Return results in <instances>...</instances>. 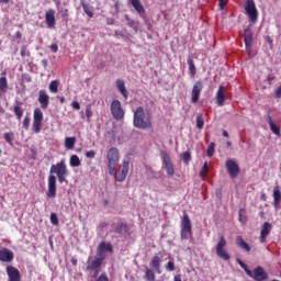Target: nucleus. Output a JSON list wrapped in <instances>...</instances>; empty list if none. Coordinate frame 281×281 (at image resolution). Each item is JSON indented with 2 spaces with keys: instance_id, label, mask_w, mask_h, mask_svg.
Segmentation results:
<instances>
[{
  "instance_id": "6e6552de",
  "label": "nucleus",
  "mask_w": 281,
  "mask_h": 281,
  "mask_svg": "<svg viewBox=\"0 0 281 281\" xmlns=\"http://www.w3.org/2000/svg\"><path fill=\"white\" fill-rule=\"evenodd\" d=\"M244 43H245L246 52L249 58H251V49L254 47V32L251 31L250 27H247L244 31Z\"/></svg>"
},
{
  "instance_id": "680f3d73",
  "label": "nucleus",
  "mask_w": 281,
  "mask_h": 281,
  "mask_svg": "<svg viewBox=\"0 0 281 281\" xmlns=\"http://www.w3.org/2000/svg\"><path fill=\"white\" fill-rule=\"evenodd\" d=\"M49 49L53 52V54L58 53V44H52L49 46Z\"/></svg>"
},
{
  "instance_id": "864d4df0",
  "label": "nucleus",
  "mask_w": 281,
  "mask_h": 281,
  "mask_svg": "<svg viewBox=\"0 0 281 281\" xmlns=\"http://www.w3.org/2000/svg\"><path fill=\"white\" fill-rule=\"evenodd\" d=\"M86 157L88 159H95V150L92 149V150L87 151Z\"/></svg>"
},
{
  "instance_id": "9b49d317",
  "label": "nucleus",
  "mask_w": 281,
  "mask_h": 281,
  "mask_svg": "<svg viewBox=\"0 0 281 281\" xmlns=\"http://www.w3.org/2000/svg\"><path fill=\"white\" fill-rule=\"evenodd\" d=\"M203 91V82L196 81L193 85L192 92H191V102L192 104H196L199 102V98L201 97V92Z\"/></svg>"
},
{
  "instance_id": "8fccbe9b",
  "label": "nucleus",
  "mask_w": 281,
  "mask_h": 281,
  "mask_svg": "<svg viewBox=\"0 0 281 281\" xmlns=\"http://www.w3.org/2000/svg\"><path fill=\"white\" fill-rule=\"evenodd\" d=\"M20 54L22 57L30 56V50H27V46H22Z\"/></svg>"
},
{
  "instance_id": "4be33fe9",
  "label": "nucleus",
  "mask_w": 281,
  "mask_h": 281,
  "mask_svg": "<svg viewBox=\"0 0 281 281\" xmlns=\"http://www.w3.org/2000/svg\"><path fill=\"white\" fill-rule=\"evenodd\" d=\"M131 3L137 14H139V16L144 19V16H146V10L144 9L142 2L139 0H131Z\"/></svg>"
},
{
  "instance_id": "79ce46f5",
  "label": "nucleus",
  "mask_w": 281,
  "mask_h": 281,
  "mask_svg": "<svg viewBox=\"0 0 281 281\" xmlns=\"http://www.w3.org/2000/svg\"><path fill=\"white\" fill-rule=\"evenodd\" d=\"M58 85H60V82L58 80H54L49 83V91L52 93H58Z\"/></svg>"
},
{
  "instance_id": "c756f323",
  "label": "nucleus",
  "mask_w": 281,
  "mask_h": 281,
  "mask_svg": "<svg viewBox=\"0 0 281 281\" xmlns=\"http://www.w3.org/2000/svg\"><path fill=\"white\" fill-rule=\"evenodd\" d=\"M114 232L115 234H126V232H128V225L125 223H117Z\"/></svg>"
},
{
  "instance_id": "09e8293b",
  "label": "nucleus",
  "mask_w": 281,
  "mask_h": 281,
  "mask_svg": "<svg viewBox=\"0 0 281 281\" xmlns=\"http://www.w3.org/2000/svg\"><path fill=\"white\" fill-rule=\"evenodd\" d=\"M59 12L61 14V19H65V21H67V19H69V9H63Z\"/></svg>"
},
{
  "instance_id": "338daca9",
  "label": "nucleus",
  "mask_w": 281,
  "mask_h": 281,
  "mask_svg": "<svg viewBox=\"0 0 281 281\" xmlns=\"http://www.w3.org/2000/svg\"><path fill=\"white\" fill-rule=\"evenodd\" d=\"M24 80H25V82H32V77H30V76H24Z\"/></svg>"
},
{
  "instance_id": "2eb2a0df",
  "label": "nucleus",
  "mask_w": 281,
  "mask_h": 281,
  "mask_svg": "<svg viewBox=\"0 0 281 281\" xmlns=\"http://www.w3.org/2000/svg\"><path fill=\"white\" fill-rule=\"evenodd\" d=\"M162 164L165 166V170L168 175V177L175 176V165H172V160L170 159V156L165 155L162 158Z\"/></svg>"
},
{
  "instance_id": "cd10ccee",
  "label": "nucleus",
  "mask_w": 281,
  "mask_h": 281,
  "mask_svg": "<svg viewBox=\"0 0 281 281\" xmlns=\"http://www.w3.org/2000/svg\"><path fill=\"white\" fill-rule=\"evenodd\" d=\"M273 199H274V207H278V205H280L281 203V192H280V187L277 186L274 189H273Z\"/></svg>"
},
{
  "instance_id": "4468645a",
  "label": "nucleus",
  "mask_w": 281,
  "mask_h": 281,
  "mask_svg": "<svg viewBox=\"0 0 281 281\" xmlns=\"http://www.w3.org/2000/svg\"><path fill=\"white\" fill-rule=\"evenodd\" d=\"M47 196L49 199H56V176H54V175L48 176Z\"/></svg>"
},
{
  "instance_id": "f8f14e48",
  "label": "nucleus",
  "mask_w": 281,
  "mask_h": 281,
  "mask_svg": "<svg viewBox=\"0 0 281 281\" xmlns=\"http://www.w3.org/2000/svg\"><path fill=\"white\" fill-rule=\"evenodd\" d=\"M249 278H252V280L256 281H265L269 278V274L265 271V268L257 267L251 271V274H249Z\"/></svg>"
},
{
  "instance_id": "473e14b6",
  "label": "nucleus",
  "mask_w": 281,
  "mask_h": 281,
  "mask_svg": "<svg viewBox=\"0 0 281 281\" xmlns=\"http://www.w3.org/2000/svg\"><path fill=\"white\" fill-rule=\"evenodd\" d=\"M268 124L272 133H274V135H280V127H278V125L273 123V119H271V116H268Z\"/></svg>"
},
{
  "instance_id": "b1692460",
  "label": "nucleus",
  "mask_w": 281,
  "mask_h": 281,
  "mask_svg": "<svg viewBox=\"0 0 281 281\" xmlns=\"http://www.w3.org/2000/svg\"><path fill=\"white\" fill-rule=\"evenodd\" d=\"M105 251L113 254V246L106 241H102L98 247V254L99 256H102V254H105Z\"/></svg>"
},
{
  "instance_id": "393cba45",
  "label": "nucleus",
  "mask_w": 281,
  "mask_h": 281,
  "mask_svg": "<svg viewBox=\"0 0 281 281\" xmlns=\"http://www.w3.org/2000/svg\"><path fill=\"white\" fill-rule=\"evenodd\" d=\"M125 21L128 25V27H132L134 33L137 34L139 32V22L131 19V16L125 15Z\"/></svg>"
},
{
  "instance_id": "f03ea898",
  "label": "nucleus",
  "mask_w": 281,
  "mask_h": 281,
  "mask_svg": "<svg viewBox=\"0 0 281 281\" xmlns=\"http://www.w3.org/2000/svg\"><path fill=\"white\" fill-rule=\"evenodd\" d=\"M109 175H115L117 164H120V149L112 147L106 153Z\"/></svg>"
},
{
  "instance_id": "e2e57ef3",
  "label": "nucleus",
  "mask_w": 281,
  "mask_h": 281,
  "mask_svg": "<svg viewBox=\"0 0 281 281\" xmlns=\"http://www.w3.org/2000/svg\"><path fill=\"white\" fill-rule=\"evenodd\" d=\"M267 80H268L269 85H272L273 80H276V76L268 75Z\"/></svg>"
},
{
  "instance_id": "a19ab883",
  "label": "nucleus",
  "mask_w": 281,
  "mask_h": 281,
  "mask_svg": "<svg viewBox=\"0 0 281 281\" xmlns=\"http://www.w3.org/2000/svg\"><path fill=\"white\" fill-rule=\"evenodd\" d=\"M13 112H14V115L16 116V120H21V117H23V108H21L20 105H15L13 108Z\"/></svg>"
},
{
  "instance_id": "69168bd1",
  "label": "nucleus",
  "mask_w": 281,
  "mask_h": 281,
  "mask_svg": "<svg viewBox=\"0 0 281 281\" xmlns=\"http://www.w3.org/2000/svg\"><path fill=\"white\" fill-rule=\"evenodd\" d=\"M173 281H182L181 274H176Z\"/></svg>"
},
{
  "instance_id": "20e7f679",
  "label": "nucleus",
  "mask_w": 281,
  "mask_h": 281,
  "mask_svg": "<svg viewBox=\"0 0 281 281\" xmlns=\"http://www.w3.org/2000/svg\"><path fill=\"white\" fill-rule=\"evenodd\" d=\"M180 236L182 240H188L192 236V221L188 213H183L181 224H180Z\"/></svg>"
},
{
  "instance_id": "6e6d98bb",
  "label": "nucleus",
  "mask_w": 281,
  "mask_h": 281,
  "mask_svg": "<svg viewBox=\"0 0 281 281\" xmlns=\"http://www.w3.org/2000/svg\"><path fill=\"white\" fill-rule=\"evenodd\" d=\"M167 271H175V262L169 261L166 266Z\"/></svg>"
},
{
  "instance_id": "a18cd8bd",
  "label": "nucleus",
  "mask_w": 281,
  "mask_h": 281,
  "mask_svg": "<svg viewBox=\"0 0 281 281\" xmlns=\"http://www.w3.org/2000/svg\"><path fill=\"white\" fill-rule=\"evenodd\" d=\"M128 170H130V162H128V160H123L121 172H123V175H128Z\"/></svg>"
},
{
  "instance_id": "7ed1b4c3",
  "label": "nucleus",
  "mask_w": 281,
  "mask_h": 281,
  "mask_svg": "<svg viewBox=\"0 0 281 281\" xmlns=\"http://www.w3.org/2000/svg\"><path fill=\"white\" fill-rule=\"evenodd\" d=\"M50 175H56L59 183H65L67 181V176L69 175V170H67V165L65 160L57 162L56 165H52Z\"/></svg>"
},
{
  "instance_id": "423d86ee",
  "label": "nucleus",
  "mask_w": 281,
  "mask_h": 281,
  "mask_svg": "<svg viewBox=\"0 0 281 281\" xmlns=\"http://www.w3.org/2000/svg\"><path fill=\"white\" fill-rule=\"evenodd\" d=\"M245 10L249 21H251V23H256L258 21V9L256 8V2L254 0H246Z\"/></svg>"
},
{
  "instance_id": "f257e3e1",
  "label": "nucleus",
  "mask_w": 281,
  "mask_h": 281,
  "mask_svg": "<svg viewBox=\"0 0 281 281\" xmlns=\"http://www.w3.org/2000/svg\"><path fill=\"white\" fill-rule=\"evenodd\" d=\"M133 124L135 128H139L140 131H146L147 128H153V114L150 110L144 111V106H138L134 112Z\"/></svg>"
},
{
  "instance_id": "603ef678",
  "label": "nucleus",
  "mask_w": 281,
  "mask_h": 281,
  "mask_svg": "<svg viewBox=\"0 0 281 281\" xmlns=\"http://www.w3.org/2000/svg\"><path fill=\"white\" fill-rule=\"evenodd\" d=\"M145 106L148 109L147 111H150V108L155 106V102L150 99H147L145 101Z\"/></svg>"
},
{
  "instance_id": "e433bc0d",
  "label": "nucleus",
  "mask_w": 281,
  "mask_h": 281,
  "mask_svg": "<svg viewBox=\"0 0 281 281\" xmlns=\"http://www.w3.org/2000/svg\"><path fill=\"white\" fill-rule=\"evenodd\" d=\"M159 265H161V259L159 258V256L153 257V259L150 261V267L153 269H159Z\"/></svg>"
},
{
  "instance_id": "c9c22d12",
  "label": "nucleus",
  "mask_w": 281,
  "mask_h": 281,
  "mask_svg": "<svg viewBox=\"0 0 281 281\" xmlns=\"http://www.w3.org/2000/svg\"><path fill=\"white\" fill-rule=\"evenodd\" d=\"M111 177H114L115 180L119 181V183H122V181L126 179L127 175L122 171L117 173V169H115V175H111Z\"/></svg>"
},
{
  "instance_id": "f3484780",
  "label": "nucleus",
  "mask_w": 281,
  "mask_h": 281,
  "mask_svg": "<svg viewBox=\"0 0 281 281\" xmlns=\"http://www.w3.org/2000/svg\"><path fill=\"white\" fill-rule=\"evenodd\" d=\"M7 274L9 277V281H21V272L12 266L7 267Z\"/></svg>"
},
{
  "instance_id": "c85d7f7f",
  "label": "nucleus",
  "mask_w": 281,
  "mask_h": 281,
  "mask_svg": "<svg viewBox=\"0 0 281 281\" xmlns=\"http://www.w3.org/2000/svg\"><path fill=\"white\" fill-rule=\"evenodd\" d=\"M187 63L189 65V74L191 78H194L196 76V66L194 65V60L192 59V57H189Z\"/></svg>"
},
{
  "instance_id": "13d9d810",
  "label": "nucleus",
  "mask_w": 281,
  "mask_h": 281,
  "mask_svg": "<svg viewBox=\"0 0 281 281\" xmlns=\"http://www.w3.org/2000/svg\"><path fill=\"white\" fill-rule=\"evenodd\" d=\"M97 281H109V276L106 273L100 274V277L97 279Z\"/></svg>"
},
{
  "instance_id": "f704fd0d",
  "label": "nucleus",
  "mask_w": 281,
  "mask_h": 281,
  "mask_svg": "<svg viewBox=\"0 0 281 281\" xmlns=\"http://www.w3.org/2000/svg\"><path fill=\"white\" fill-rule=\"evenodd\" d=\"M80 157L78 155H72L70 157V166L71 168H78L80 166Z\"/></svg>"
},
{
  "instance_id": "9d476101",
  "label": "nucleus",
  "mask_w": 281,
  "mask_h": 281,
  "mask_svg": "<svg viewBox=\"0 0 281 281\" xmlns=\"http://www.w3.org/2000/svg\"><path fill=\"white\" fill-rule=\"evenodd\" d=\"M41 126H43V111L41 110V108H36L33 113L34 133H41Z\"/></svg>"
},
{
  "instance_id": "dca6fc26",
  "label": "nucleus",
  "mask_w": 281,
  "mask_h": 281,
  "mask_svg": "<svg viewBox=\"0 0 281 281\" xmlns=\"http://www.w3.org/2000/svg\"><path fill=\"white\" fill-rule=\"evenodd\" d=\"M14 260V252L8 248L0 249V261L1 262H12Z\"/></svg>"
},
{
  "instance_id": "0e129e2a",
  "label": "nucleus",
  "mask_w": 281,
  "mask_h": 281,
  "mask_svg": "<svg viewBox=\"0 0 281 281\" xmlns=\"http://www.w3.org/2000/svg\"><path fill=\"white\" fill-rule=\"evenodd\" d=\"M108 226H109V224H108L106 222H102V223L99 225L100 229H104V227H108Z\"/></svg>"
},
{
  "instance_id": "7c9ffc66",
  "label": "nucleus",
  "mask_w": 281,
  "mask_h": 281,
  "mask_svg": "<svg viewBox=\"0 0 281 281\" xmlns=\"http://www.w3.org/2000/svg\"><path fill=\"white\" fill-rule=\"evenodd\" d=\"M74 146H76V137H66L65 148H67V150H74Z\"/></svg>"
},
{
  "instance_id": "a211bd4d",
  "label": "nucleus",
  "mask_w": 281,
  "mask_h": 281,
  "mask_svg": "<svg viewBox=\"0 0 281 281\" xmlns=\"http://www.w3.org/2000/svg\"><path fill=\"white\" fill-rule=\"evenodd\" d=\"M45 21L47 27H54V25H56V11H54V9L46 11Z\"/></svg>"
},
{
  "instance_id": "774afa93",
  "label": "nucleus",
  "mask_w": 281,
  "mask_h": 281,
  "mask_svg": "<svg viewBox=\"0 0 281 281\" xmlns=\"http://www.w3.org/2000/svg\"><path fill=\"white\" fill-rule=\"evenodd\" d=\"M42 64H43L44 67H47V65H48L47 59H43Z\"/></svg>"
},
{
  "instance_id": "bb28decb",
  "label": "nucleus",
  "mask_w": 281,
  "mask_h": 281,
  "mask_svg": "<svg viewBox=\"0 0 281 281\" xmlns=\"http://www.w3.org/2000/svg\"><path fill=\"white\" fill-rule=\"evenodd\" d=\"M81 8H83V12L89 16L90 19H93V8L89 5L85 0L80 1Z\"/></svg>"
},
{
  "instance_id": "5fc2aeb1",
  "label": "nucleus",
  "mask_w": 281,
  "mask_h": 281,
  "mask_svg": "<svg viewBox=\"0 0 281 281\" xmlns=\"http://www.w3.org/2000/svg\"><path fill=\"white\" fill-rule=\"evenodd\" d=\"M229 3V0H220V10H225V5Z\"/></svg>"
},
{
  "instance_id": "2f4dec72",
  "label": "nucleus",
  "mask_w": 281,
  "mask_h": 281,
  "mask_svg": "<svg viewBox=\"0 0 281 281\" xmlns=\"http://www.w3.org/2000/svg\"><path fill=\"white\" fill-rule=\"evenodd\" d=\"M0 93H8V78L0 77Z\"/></svg>"
},
{
  "instance_id": "bf43d9fd",
  "label": "nucleus",
  "mask_w": 281,
  "mask_h": 281,
  "mask_svg": "<svg viewBox=\"0 0 281 281\" xmlns=\"http://www.w3.org/2000/svg\"><path fill=\"white\" fill-rule=\"evenodd\" d=\"M240 267L241 269H244L245 273H247L248 276H251V270H249L246 263H241Z\"/></svg>"
},
{
  "instance_id": "49530a36",
  "label": "nucleus",
  "mask_w": 281,
  "mask_h": 281,
  "mask_svg": "<svg viewBox=\"0 0 281 281\" xmlns=\"http://www.w3.org/2000/svg\"><path fill=\"white\" fill-rule=\"evenodd\" d=\"M238 214L240 223H245L247 221V217L245 216L247 214V211L245 209H240Z\"/></svg>"
},
{
  "instance_id": "4c0bfd02",
  "label": "nucleus",
  "mask_w": 281,
  "mask_h": 281,
  "mask_svg": "<svg viewBox=\"0 0 281 281\" xmlns=\"http://www.w3.org/2000/svg\"><path fill=\"white\" fill-rule=\"evenodd\" d=\"M145 279L147 281H157V278L155 277V272L153 270H150V269H147L145 271Z\"/></svg>"
},
{
  "instance_id": "6ab92c4d",
  "label": "nucleus",
  "mask_w": 281,
  "mask_h": 281,
  "mask_svg": "<svg viewBox=\"0 0 281 281\" xmlns=\"http://www.w3.org/2000/svg\"><path fill=\"white\" fill-rule=\"evenodd\" d=\"M38 102L42 109H47V106H49V94H47L45 90H40Z\"/></svg>"
},
{
  "instance_id": "ddd939ff",
  "label": "nucleus",
  "mask_w": 281,
  "mask_h": 281,
  "mask_svg": "<svg viewBox=\"0 0 281 281\" xmlns=\"http://www.w3.org/2000/svg\"><path fill=\"white\" fill-rule=\"evenodd\" d=\"M104 259L99 257H89L87 261V271H93V269H100Z\"/></svg>"
},
{
  "instance_id": "412c9836",
  "label": "nucleus",
  "mask_w": 281,
  "mask_h": 281,
  "mask_svg": "<svg viewBox=\"0 0 281 281\" xmlns=\"http://www.w3.org/2000/svg\"><path fill=\"white\" fill-rule=\"evenodd\" d=\"M216 102L218 106H224L225 105V87L224 86H220L218 90L216 92Z\"/></svg>"
},
{
  "instance_id": "37998d69",
  "label": "nucleus",
  "mask_w": 281,
  "mask_h": 281,
  "mask_svg": "<svg viewBox=\"0 0 281 281\" xmlns=\"http://www.w3.org/2000/svg\"><path fill=\"white\" fill-rule=\"evenodd\" d=\"M4 139L7 144L12 146V142H14V133L12 132L4 133Z\"/></svg>"
},
{
  "instance_id": "5701e85b",
  "label": "nucleus",
  "mask_w": 281,
  "mask_h": 281,
  "mask_svg": "<svg viewBox=\"0 0 281 281\" xmlns=\"http://www.w3.org/2000/svg\"><path fill=\"white\" fill-rule=\"evenodd\" d=\"M236 245L240 249H244V251H246L247 254H249V251H251V246H249V244H247V241H245L243 236H237L236 237Z\"/></svg>"
},
{
  "instance_id": "58836bf2",
  "label": "nucleus",
  "mask_w": 281,
  "mask_h": 281,
  "mask_svg": "<svg viewBox=\"0 0 281 281\" xmlns=\"http://www.w3.org/2000/svg\"><path fill=\"white\" fill-rule=\"evenodd\" d=\"M214 153H216V143H211L207 147L206 155L207 157H214Z\"/></svg>"
},
{
  "instance_id": "1a4fd4ad",
  "label": "nucleus",
  "mask_w": 281,
  "mask_h": 281,
  "mask_svg": "<svg viewBox=\"0 0 281 281\" xmlns=\"http://www.w3.org/2000/svg\"><path fill=\"white\" fill-rule=\"evenodd\" d=\"M225 166L231 179H236L240 175V166L235 159H227Z\"/></svg>"
},
{
  "instance_id": "72a5a7b5",
  "label": "nucleus",
  "mask_w": 281,
  "mask_h": 281,
  "mask_svg": "<svg viewBox=\"0 0 281 281\" xmlns=\"http://www.w3.org/2000/svg\"><path fill=\"white\" fill-rule=\"evenodd\" d=\"M209 172H210V166L207 165V162H204V165L200 171V177L203 181H205V179H207Z\"/></svg>"
},
{
  "instance_id": "3c124183",
  "label": "nucleus",
  "mask_w": 281,
  "mask_h": 281,
  "mask_svg": "<svg viewBox=\"0 0 281 281\" xmlns=\"http://www.w3.org/2000/svg\"><path fill=\"white\" fill-rule=\"evenodd\" d=\"M30 116H25L23 120V128H25V131H27L30 128Z\"/></svg>"
},
{
  "instance_id": "052dcab7",
  "label": "nucleus",
  "mask_w": 281,
  "mask_h": 281,
  "mask_svg": "<svg viewBox=\"0 0 281 281\" xmlns=\"http://www.w3.org/2000/svg\"><path fill=\"white\" fill-rule=\"evenodd\" d=\"M72 109H75V111H80V103L78 101H74L71 103Z\"/></svg>"
},
{
  "instance_id": "0eeeda50",
  "label": "nucleus",
  "mask_w": 281,
  "mask_h": 281,
  "mask_svg": "<svg viewBox=\"0 0 281 281\" xmlns=\"http://www.w3.org/2000/svg\"><path fill=\"white\" fill-rule=\"evenodd\" d=\"M110 111L114 120H124V109L122 108V102H120V100L112 101Z\"/></svg>"
},
{
  "instance_id": "4d7b16f0",
  "label": "nucleus",
  "mask_w": 281,
  "mask_h": 281,
  "mask_svg": "<svg viewBox=\"0 0 281 281\" xmlns=\"http://www.w3.org/2000/svg\"><path fill=\"white\" fill-rule=\"evenodd\" d=\"M86 115H87L88 120H91V116L93 115V112L91 111V106H87Z\"/></svg>"
},
{
  "instance_id": "a878e982",
  "label": "nucleus",
  "mask_w": 281,
  "mask_h": 281,
  "mask_svg": "<svg viewBox=\"0 0 281 281\" xmlns=\"http://www.w3.org/2000/svg\"><path fill=\"white\" fill-rule=\"evenodd\" d=\"M116 87H117L120 93H122L123 98H125V100H126L128 98V91H126V85L124 83V80L117 79Z\"/></svg>"
},
{
  "instance_id": "aec40b11",
  "label": "nucleus",
  "mask_w": 281,
  "mask_h": 281,
  "mask_svg": "<svg viewBox=\"0 0 281 281\" xmlns=\"http://www.w3.org/2000/svg\"><path fill=\"white\" fill-rule=\"evenodd\" d=\"M269 234H271V223L265 222L260 233V243H266Z\"/></svg>"
},
{
  "instance_id": "ea45409f",
  "label": "nucleus",
  "mask_w": 281,
  "mask_h": 281,
  "mask_svg": "<svg viewBox=\"0 0 281 281\" xmlns=\"http://www.w3.org/2000/svg\"><path fill=\"white\" fill-rule=\"evenodd\" d=\"M205 126V121L203 120V114H198L196 115V128L200 131Z\"/></svg>"
},
{
  "instance_id": "39448f33",
  "label": "nucleus",
  "mask_w": 281,
  "mask_h": 281,
  "mask_svg": "<svg viewBox=\"0 0 281 281\" xmlns=\"http://www.w3.org/2000/svg\"><path fill=\"white\" fill-rule=\"evenodd\" d=\"M225 247H227V239H225V236H221L220 241L215 247L216 256L222 260H229L232 256L225 250Z\"/></svg>"
},
{
  "instance_id": "c03bdc74",
  "label": "nucleus",
  "mask_w": 281,
  "mask_h": 281,
  "mask_svg": "<svg viewBox=\"0 0 281 281\" xmlns=\"http://www.w3.org/2000/svg\"><path fill=\"white\" fill-rule=\"evenodd\" d=\"M192 160V155L190 154V151H184L182 154V161H184V164H190V161Z\"/></svg>"
},
{
  "instance_id": "de8ad7c7",
  "label": "nucleus",
  "mask_w": 281,
  "mask_h": 281,
  "mask_svg": "<svg viewBox=\"0 0 281 281\" xmlns=\"http://www.w3.org/2000/svg\"><path fill=\"white\" fill-rule=\"evenodd\" d=\"M50 223L53 224V225H58V215L56 214V213H52L50 214Z\"/></svg>"
}]
</instances>
